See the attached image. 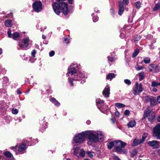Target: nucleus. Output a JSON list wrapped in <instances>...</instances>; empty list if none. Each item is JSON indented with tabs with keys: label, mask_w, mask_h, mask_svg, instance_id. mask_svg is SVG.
Masks as SVG:
<instances>
[{
	"label": "nucleus",
	"mask_w": 160,
	"mask_h": 160,
	"mask_svg": "<svg viewBox=\"0 0 160 160\" xmlns=\"http://www.w3.org/2000/svg\"><path fill=\"white\" fill-rule=\"evenodd\" d=\"M46 27L44 26V27H42L41 28V31H43L44 29H46Z\"/></svg>",
	"instance_id": "nucleus-54"
},
{
	"label": "nucleus",
	"mask_w": 160,
	"mask_h": 160,
	"mask_svg": "<svg viewBox=\"0 0 160 160\" xmlns=\"http://www.w3.org/2000/svg\"><path fill=\"white\" fill-rule=\"evenodd\" d=\"M140 38H141L140 36L138 35H136L134 36V41H138L140 39Z\"/></svg>",
	"instance_id": "nucleus-39"
},
{
	"label": "nucleus",
	"mask_w": 160,
	"mask_h": 160,
	"mask_svg": "<svg viewBox=\"0 0 160 160\" xmlns=\"http://www.w3.org/2000/svg\"><path fill=\"white\" fill-rule=\"evenodd\" d=\"M73 0H68V2H69L70 3V4H72V2H73Z\"/></svg>",
	"instance_id": "nucleus-63"
},
{
	"label": "nucleus",
	"mask_w": 160,
	"mask_h": 160,
	"mask_svg": "<svg viewBox=\"0 0 160 160\" xmlns=\"http://www.w3.org/2000/svg\"><path fill=\"white\" fill-rule=\"evenodd\" d=\"M158 85V83L155 81H153L152 82L151 86L153 87H157Z\"/></svg>",
	"instance_id": "nucleus-37"
},
{
	"label": "nucleus",
	"mask_w": 160,
	"mask_h": 160,
	"mask_svg": "<svg viewBox=\"0 0 160 160\" xmlns=\"http://www.w3.org/2000/svg\"><path fill=\"white\" fill-rule=\"evenodd\" d=\"M12 112L13 114H17L18 113V111L16 108H13L12 110Z\"/></svg>",
	"instance_id": "nucleus-33"
},
{
	"label": "nucleus",
	"mask_w": 160,
	"mask_h": 160,
	"mask_svg": "<svg viewBox=\"0 0 160 160\" xmlns=\"http://www.w3.org/2000/svg\"><path fill=\"white\" fill-rule=\"evenodd\" d=\"M143 142L141 139H135L133 142V146H136L137 145L142 143Z\"/></svg>",
	"instance_id": "nucleus-19"
},
{
	"label": "nucleus",
	"mask_w": 160,
	"mask_h": 160,
	"mask_svg": "<svg viewBox=\"0 0 160 160\" xmlns=\"http://www.w3.org/2000/svg\"><path fill=\"white\" fill-rule=\"evenodd\" d=\"M59 2V3L56 2H53L52 3L53 9L57 15H59L61 10L62 11L63 14L66 15L68 14V5L65 2L62 1L65 0H56Z\"/></svg>",
	"instance_id": "nucleus-2"
},
{
	"label": "nucleus",
	"mask_w": 160,
	"mask_h": 160,
	"mask_svg": "<svg viewBox=\"0 0 160 160\" xmlns=\"http://www.w3.org/2000/svg\"><path fill=\"white\" fill-rule=\"evenodd\" d=\"M151 110H150L149 108H147L144 112L143 116L144 118L148 117V120L150 122L154 121L155 117L154 114L151 113Z\"/></svg>",
	"instance_id": "nucleus-5"
},
{
	"label": "nucleus",
	"mask_w": 160,
	"mask_h": 160,
	"mask_svg": "<svg viewBox=\"0 0 160 160\" xmlns=\"http://www.w3.org/2000/svg\"><path fill=\"white\" fill-rule=\"evenodd\" d=\"M86 78L85 75L80 72L77 76L74 77L73 80L80 81V79H81L82 81L80 82V83H83L85 82Z\"/></svg>",
	"instance_id": "nucleus-12"
},
{
	"label": "nucleus",
	"mask_w": 160,
	"mask_h": 160,
	"mask_svg": "<svg viewBox=\"0 0 160 160\" xmlns=\"http://www.w3.org/2000/svg\"><path fill=\"white\" fill-rule=\"evenodd\" d=\"M103 102L104 101L103 100H101L99 98L97 99L96 100V105H97L98 108L100 109V110H101L102 112V108L99 107V106L98 104L102 103H103ZM102 112L104 113L102 111Z\"/></svg>",
	"instance_id": "nucleus-21"
},
{
	"label": "nucleus",
	"mask_w": 160,
	"mask_h": 160,
	"mask_svg": "<svg viewBox=\"0 0 160 160\" xmlns=\"http://www.w3.org/2000/svg\"><path fill=\"white\" fill-rule=\"evenodd\" d=\"M130 111L128 110H126L124 112V115L126 116H128L130 114Z\"/></svg>",
	"instance_id": "nucleus-43"
},
{
	"label": "nucleus",
	"mask_w": 160,
	"mask_h": 160,
	"mask_svg": "<svg viewBox=\"0 0 160 160\" xmlns=\"http://www.w3.org/2000/svg\"><path fill=\"white\" fill-rule=\"evenodd\" d=\"M150 97L147 96L145 97V101L148 102L150 100Z\"/></svg>",
	"instance_id": "nucleus-50"
},
{
	"label": "nucleus",
	"mask_w": 160,
	"mask_h": 160,
	"mask_svg": "<svg viewBox=\"0 0 160 160\" xmlns=\"http://www.w3.org/2000/svg\"><path fill=\"white\" fill-rule=\"evenodd\" d=\"M32 7L34 10L36 12H39L42 9V3L40 1H36L33 3Z\"/></svg>",
	"instance_id": "nucleus-10"
},
{
	"label": "nucleus",
	"mask_w": 160,
	"mask_h": 160,
	"mask_svg": "<svg viewBox=\"0 0 160 160\" xmlns=\"http://www.w3.org/2000/svg\"><path fill=\"white\" fill-rule=\"evenodd\" d=\"M80 67V65L77 63H72L68 69V73L71 75H73L76 72Z\"/></svg>",
	"instance_id": "nucleus-6"
},
{
	"label": "nucleus",
	"mask_w": 160,
	"mask_h": 160,
	"mask_svg": "<svg viewBox=\"0 0 160 160\" xmlns=\"http://www.w3.org/2000/svg\"><path fill=\"white\" fill-rule=\"evenodd\" d=\"M136 124V122L135 120H132L128 123V128H132Z\"/></svg>",
	"instance_id": "nucleus-22"
},
{
	"label": "nucleus",
	"mask_w": 160,
	"mask_h": 160,
	"mask_svg": "<svg viewBox=\"0 0 160 160\" xmlns=\"http://www.w3.org/2000/svg\"><path fill=\"white\" fill-rule=\"evenodd\" d=\"M72 81L73 80L72 78H70L69 79V82L70 84V86H73V84L72 83Z\"/></svg>",
	"instance_id": "nucleus-52"
},
{
	"label": "nucleus",
	"mask_w": 160,
	"mask_h": 160,
	"mask_svg": "<svg viewBox=\"0 0 160 160\" xmlns=\"http://www.w3.org/2000/svg\"><path fill=\"white\" fill-rule=\"evenodd\" d=\"M157 100L158 102L160 103V96L157 97Z\"/></svg>",
	"instance_id": "nucleus-53"
},
{
	"label": "nucleus",
	"mask_w": 160,
	"mask_h": 160,
	"mask_svg": "<svg viewBox=\"0 0 160 160\" xmlns=\"http://www.w3.org/2000/svg\"><path fill=\"white\" fill-rule=\"evenodd\" d=\"M86 123L88 125H89L91 123V121L90 120H88V121H87L86 122Z\"/></svg>",
	"instance_id": "nucleus-62"
},
{
	"label": "nucleus",
	"mask_w": 160,
	"mask_h": 160,
	"mask_svg": "<svg viewBox=\"0 0 160 160\" xmlns=\"http://www.w3.org/2000/svg\"><path fill=\"white\" fill-rule=\"evenodd\" d=\"M135 68L138 71H140L146 68L144 66L139 67L138 64H136L135 65Z\"/></svg>",
	"instance_id": "nucleus-32"
},
{
	"label": "nucleus",
	"mask_w": 160,
	"mask_h": 160,
	"mask_svg": "<svg viewBox=\"0 0 160 160\" xmlns=\"http://www.w3.org/2000/svg\"><path fill=\"white\" fill-rule=\"evenodd\" d=\"M19 37V34L18 32H16L13 33V35L12 36V38L14 40H16L17 38H18Z\"/></svg>",
	"instance_id": "nucleus-26"
},
{
	"label": "nucleus",
	"mask_w": 160,
	"mask_h": 160,
	"mask_svg": "<svg viewBox=\"0 0 160 160\" xmlns=\"http://www.w3.org/2000/svg\"><path fill=\"white\" fill-rule=\"evenodd\" d=\"M139 52V51L138 49H136L134 51V52L133 54H132V57H134L138 55Z\"/></svg>",
	"instance_id": "nucleus-34"
},
{
	"label": "nucleus",
	"mask_w": 160,
	"mask_h": 160,
	"mask_svg": "<svg viewBox=\"0 0 160 160\" xmlns=\"http://www.w3.org/2000/svg\"><path fill=\"white\" fill-rule=\"evenodd\" d=\"M115 106L118 108H122L125 106V105L122 104L120 103H116L115 104Z\"/></svg>",
	"instance_id": "nucleus-30"
},
{
	"label": "nucleus",
	"mask_w": 160,
	"mask_h": 160,
	"mask_svg": "<svg viewBox=\"0 0 160 160\" xmlns=\"http://www.w3.org/2000/svg\"><path fill=\"white\" fill-rule=\"evenodd\" d=\"M143 61L145 64H148L150 62L151 60L149 57H147L144 58Z\"/></svg>",
	"instance_id": "nucleus-29"
},
{
	"label": "nucleus",
	"mask_w": 160,
	"mask_h": 160,
	"mask_svg": "<svg viewBox=\"0 0 160 160\" xmlns=\"http://www.w3.org/2000/svg\"><path fill=\"white\" fill-rule=\"evenodd\" d=\"M8 34L9 37L12 38V35L11 31L10 29H9L8 31Z\"/></svg>",
	"instance_id": "nucleus-41"
},
{
	"label": "nucleus",
	"mask_w": 160,
	"mask_h": 160,
	"mask_svg": "<svg viewBox=\"0 0 160 160\" xmlns=\"http://www.w3.org/2000/svg\"><path fill=\"white\" fill-rule=\"evenodd\" d=\"M86 132H83L76 135L74 138L73 140L76 143H81L85 140L86 136Z\"/></svg>",
	"instance_id": "nucleus-4"
},
{
	"label": "nucleus",
	"mask_w": 160,
	"mask_h": 160,
	"mask_svg": "<svg viewBox=\"0 0 160 160\" xmlns=\"http://www.w3.org/2000/svg\"><path fill=\"white\" fill-rule=\"evenodd\" d=\"M124 82L127 85H130L131 83L130 81L128 79H125L124 80Z\"/></svg>",
	"instance_id": "nucleus-40"
},
{
	"label": "nucleus",
	"mask_w": 160,
	"mask_h": 160,
	"mask_svg": "<svg viewBox=\"0 0 160 160\" xmlns=\"http://www.w3.org/2000/svg\"><path fill=\"white\" fill-rule=\"evenodd\" d=\"M98 20V18L97 16H95L94 17H93V21L94 22H97Z\"/></svg>",
	"instance_id": "nucleus-45"
},
{
	"label": "nucleus",
	"mask_w": 160,
	"mask_h": 160,
	"mask_svg": "<svg viewBox=\"0 0 160 160\" xmlns=\"http://www.w3.org/2000/svg\"><path fill=\"white\" fill-rule=\"evenodd\" d=\"M123 1L126 3L127 5H128L129 3L128 0H123Z\"/></svg>",
	"instance_id": "nucleus-55"
},
{
	"label": "nucleus",
	"mask_w": 160,
	"mask_h": 160,
	"mask_svg": "<svg viewBox=\"0 0 160 160\" xmlns=\"http://www.w3.org/2000/svg\"><path fill=\"white\" fill-rule=\"evenodd\" d=\"M157 120L158 122H160V115L158 117Z\"/></svg>",
	"instance_id": "nucleus-59"
},
{
	"label": "nucleus",
	"mask_w": 160,
	"mask_h": 160,
	"mask_svg": "<svg viewBox=\"0 0 160 160\" xmlns=\"http://www.w3.org/2000/svg\"><path fill=\"white\" fill-rule=\"evenodd\" d=\"M86 153L90 158H92L95 155V153L92 152L88 151L86 152Z\"/></svg>",
	"instance_id": "nucleus-31"
},
{
	"label": "nucleus",
	"mask_w": 160,
	"mask_h": 160,
	"mask_svg": "<svg viewBox=\"0 0 160 160\" xmlns=\"http://www.w3.org/2000/svg\"><path fill=\"white\" fill-rule=\"evenodd\" d=\"M2 153V152L0 151V160H3L4 159L3 157L1 155Z\"/></svg>",
	"instance_id": "nucleus-48"
},
{
	"label": "nucleus",
	"mask_w": 160,
	"mask_h": 160,
	"mask_svg": "<svg viewBox=\"0 0 160 160\" xmlns=\"http://www.w3.org/2000/svg\"><path fill=\"white\" fill-rule=\"evenodd\" d=\"M70 40L68 38H64V41L67 44H68Z\"/></svg>",
	"instance_id": "nucleus-44"
},
{
	"label": "nucleus",
	"mask_w": 160,
	"mask_h": 160,
	"mask_svg": "<svg viewBox=\"0 0 160 160\" xmlns=\"http://www.w3.org/2000/svg\"><path fill=\"white\" fill-rule=\"evenodd\" d=\"M50 100L56 106H59L60 105V103L54 98H50Z\"/></svg>",
	"instance_id": "nucleus-20"
},
{
	"label": "nucleus",
	"mask_w": 160,
	"mask_h": 160,
	"mask_svg": "<svg viewBox=\"0 0 160 160\" xmlns=\"http://www.w3.org/2000/svg\"><path fill=\"white\" fill-rule=\"evenodd\" d=\"M17 92L18 94H20L21 93V91L19 89H18L17 91Z\"/></svg>",
	"instance_id": "nucleus-60"
},
{
	"label": "nucleus",
	"mask_w": 160,
	"mask_h": 160,
	"mask_svg": "<svg viewBox=\"0 0 160 160\" xmlns=\"http://www.w3.org/2000/svg\"><path fill=\"white\" fill-rule=\"evenodd\" d=\"M141 2L140 1L137 2L135 3V5L137 8L139 9L141 7Z\"/></svg>",
	"instance_id": "nucleus-35"
},
{
	"label": "nucleus",
	"mask_w": 160,
	"mask_h": 160,
	"mask_svg": "<svg viewBox=\"0 0 160 160\" xmlns=\"http://www.w3.org/2000/svg\"><path fill=\"white\" fill-rule=\"evenodd\" d=\"M115 75L113 73H110L108 74L106 77V78L108 79H112V78L115 77Z\"/></svg>",
	"instance_id": "nucleus-28"
},
{
	"label": "nucleus",
	"mask_w": 160,
	"mask_h": 160,
	"mask_svg": "<svg viewBox=\"0 0 160 160\" xmlns=\"http://www.w3.org/2000/svg\"><path fill=\"white\" fill-rule=\"evenodd\" d=\"M110 87L109 85H107L104 89L102 92V94L105 97H108L110 94Z\"/></svg>",
	"instance_id": "nucleus-14"
},
{
	"label": "nucleus",
	"mask_w": 160,
	"mask_h": 160,
	"mask_svg": "<svg viewBox=\"0 0 160 160\" xmlns=\"http://www.w3.org/2000/svg\"><path fill=\"white\" fill-rule=\"evenodd\" d=\"M26 145L24 144H23L21 145L18 148V151L21 152V153H22L24 152V151L26 149Z\"/></svg>",
	"instance_id": "nucleus-17"
},
{
	"label": "nucleus",
	"mask_w": 160,
	"mask_h": 160,
	"mask_svg": "<svg viewBox=\"0 0 160 160\" xmlns=\"http://www.w3.org/2000/svg\"><path fill=\"white\" fill-rule=\"evenodd\" d=\"M137 154V152L136 150H133L131 153V155L132 157H134Z\"/></svg>",
	"instance_id": "nucleus-42"
},
{
	"label": "nucleus",
	"mask_w": 160,
	"mask_h": 160,
	"mask_svg": "<svg viewBox=\"0 0 160 160\" xmlns=\"http://www.w3.org/2000/svg\"><path fill=\"white\" fill-rule=\"evenodd\" d=\"M86 132V136L89 141L88 142V145H91L92 143H96L100 141H102L104 136L101 131L89 130Z\"/></svg>",
	"instance_id": "nucleus-1"
},
{
	"label": "nucleus",
	"mask_w": 160,
	"mask_h": 160,
	"mask_svg": "<svg viewBox=\"0 0 160 160\" xmlns=\"http://www.w3.org/2000/svg\"><path fill=\"white\" fill-rule=\"evenodd\" d=\"M55 54V52L54 51H51L49 53V55L50 57H52Z\"/></svg>",
	"instance_id": "nucleus-47"
},
{
	"label": "nucleus",
	"mask_w": 160,
	"mask_h": 160,
	"mask_svg": "<svg viewBox=\"0 0 160 160\" xmlns=\"http://www.w3.org/2000/svg\"><path fill=\"white\" fill-rule=\"evenodd\" d=\"M154 136L160 139V123L156 126L153 128Z\"/></svg>",
	"instance_id": "nucleus-11"
},
{
	"label": "nucleus",
	"mask_w": 160,
	"mask_h": 160,
	"mask_svg": "<svg viewBox=\"0 0 160 160\" xmlns=\"http://www.w3.org/2000/svg\"><path fill=\"white\" fill-rule=\"evenodd\" d=\"M116 142V141H115L108 142V148L109 149H111L114 146L115 147L116 144V143H115V142Z\"/></svg>",
	"instance_id": "nucleus-24"
},
{
	"label": "nucleus",
	"mask_w": 160,
	"mask_h": 160,
	"mask_svg": "<svg viewBox=\"0 0 160 160\" xmlns=\"http://www.w3.org/2000/svg\"><path fill=\"white\" fill-rule=\"evenodd\" d=\"M12 24V23L10 20H8L5 21V26L8 27H11Z\"/></svg>",
	"instance_id": "nucleus-23"
},
{
	"label": "nucleus",
	"mask_w": 160,
	"mask_h": 160,
	"mask_svg": "<svg viewBox=\"0 0 160 160\" xmlns=\"http://www.w3.org/2000/svg\"><path fill=\"white\" fill-rule=\"evenodd\" d=\"M115 114L116 117H119V112L118 111H116L115 112Z\"/></svg>",
	"instance_id": "nucleus-51"
},
{
	"label": "nucleus",
	"mask_w": 160,
	"mask_h": 160,
	"mask_svg": "<svg viewBox=\"0 0 160 160\" xmlns=\"http://www.w3.org/2000/svg\"><path fill=\"white\" fill-rule=\"evenodd\" d=\"M17 148V146H15V147H11L10 148L11 149L14 150V149H16Z\"/></svg>",
	"instance_id": "nucleus-58"
},
{
	"label": "nucleus",
	"mask_w": 160,
	"mask_h": 160,
	"mask_svg": "<svg viewBox=\"0 0 160 160\" xmlns=\"http://www.w3.org/2000/svg\"><path fill=\"white\" fill-rule=\"evenodd\" d=\"M149 102L151 105L154 106L156 104V98L154 97L150 96Z\"/></svg>",
	"instance_id": "nucleus-18"
},
{
	"label": "nucleus",
	"mask_w": 160,
	"mask_h": 160,
	"mask_svg": "<svg viewBox=\"0 0 160 160\" xmlns=\"http://www.w3.org/2000/svg\"><path fill=\"white\" fill-rule=\"evenodd\" d=\"M147 133H145L143 134L142 137V139L141 140L143 142L144 141L145 138L147 137Z\"/></svg>",
	"instance_id": "nucleus-36"
},
{
	"label": "nucleus",
	"mask_w": 160,
	"mask_h": 160,
	"mask_svg": "<svg viewBox=\"0 0 160 160\" xmlns=\"http://www.w3.org/2000/svg\"><path fill=\"white\" fill-rule=\"evenodd\" d=\"M74 154L78 157H84L85 156V152L83 149L81 150L79 152V148L77 146H74L73 148Z\"/></svg>",
	"instance_id": "nucleus-8"
},
{
	"label": "nucleus",
	"mask_w": 160,
	"mask_h": 160,
	"mask_svg": "<svg viewBox=\"0 0 160 160\" xmlns=\"http://www.w3.org/2000/svg\"><path fill=\"white\" fill-rule=\"evenodd\" d=\"M5 156L8 158V160H13V157L11 153L8 151H7L4 152Z\"/></svg>",
	"instance_id": "nucleus-16"
},
{
	"label": "nucleus",
	"mask_w": 160,
	"mask_h": 160,
	"mask_svg": "<svg viewBox=\"0 0 160 160\" xmlns=\"http://www.w3.org/2000/svg\"><path fill=\"white\" fill-rule=\"evenodd\" d=\"M115 150L118 153H126L128 151L126 150H123V148L126 145V144L121 141H116L115 142Z\"/></svg>",
	"instance_id": "nucleus-3"
},
{
	"label": "nucleus",
	"mask_w": 160,
	"mask_h": 160,
	"mask_svg": "<svg viewBox=\"0 0 160 160\" xmlns=\"http://www.w3.org/2000/svg\"><path fill=\"white\" fill-rule=\"evenodd\" d=\"M111 13H112V14L113 15L114 14V11L113 9H111Z\"/></svg>",
	"instance_id": "nucleus-57"
},
{
	"label": "nucleus",
	"mask_w": 160,
	"mask_h": 160,
	"mask_svg": "<svg viewBox=\"0 0 160 160\" xmlns=\"http://www.w3.org/2000/svg\"><path fill=\"white\" fill-rule=\"evenodd\" d=\"M152 90L153 92H156L157 91V89L156 88H153L152 89Z\"/></svg>",
	"instance_id": "nucleus-61"
},
{
	"label": "nucleus",
	"mask_w": 160,
	"mask_h": 160,
	"mask_svg": "<svg viewBox=\"0 0 160 160\" xmlns=\"http://www.w3.org/2000/svg\"><path fill=\"white\" fill-rule=\"evenodd\" d=\"M111 120L113 123H114L115 121V119L114 118H112L111 119Z\"/></svg>",
	"instance_id": "nucleus-56"
},
{
	"label": "nucleus",
	"mask_w": 160,
	"mask_h": 160,
	"mask_svg": "<svg viewBox=\"0 0 160 160\" xmlns=\"http://www.w3.org/2000/svg\"><path fill=\"white\" fill-rule=\"evenodd\" d=\"M160 9V2H158L155 4L154 7L153 8V11L156 12Z\"/></svg>",
	"instance_id": "nucleus-27"
},
{
	"label": "nucleus",
	"mask_w": 160,
	"mask_h": 160,
	"mask_svg": "<svg viewBox=\"0 0 160 160\" xmlns=\"http://www.w3.org/2000/svg\"><path fill=\"white\" fill-rule=\"evenodd\" d=\"M154 65L153 64H151L149 65V71L151 72L152 71V69L154 68Z\"/></svg>",
	"instance_id": "nucleus-38"
},
{
	"label": "nucleus",
	"mask_w": 160,
	"mask_h": 160,
	"mask_svg": "<svg viewBox=\"0 0 160 160\" xmlns=\"http://www.w3.org/2000/svg\"><path fill=\"white\" fill-rule=\"evenodd\" d=\"M148 144L153 148H158L159 143L158 142L153 140L152 141H149L148 142Z\"/></svg>",
	"instance_id": "nucleus-13"
},
{
	"label": "nucleus",
	"mask_w": 160,
	"mask_h": 160,
	"mask_svg": "<svg viewBox=\"0 0 160 160\" xmlns=\"http://www.w3.org/2000/svg\"><path fill=\"white\" fill-rule=\"evenodd\" d=\"M139 80L140 81L143 80L145 77V73L144 72H141L138 74Z\"/></svg>",
	"instance_id": "nucleus-25"
},
{
	"label": "nucleus",
	"mask_w": 160,
	"mask_h": 160,
	"mask_svg": "<svg viewBox=\"0 0 160 160\" xmlns=\"http://www.w3.org/2000/svg\"><path fill=\"white\" fill-rule=\"evenodd\" d=\"M157 152H158V155L160 156V149L158 150L157 151Z\"/></svg>",
	"instance_id": "nucleus-64"
},
{
	"label": "nucleus",
	"mask_w": 160,
	"mask_h": 160,
	"mask_svg": "<svg viewBox=\"0 0 160 160\" xmlns=\"http://www.w3.org/2000/svg\"><path fill=\"white\" fill-rule=\"evenodd\" d=\"M36 51L35 50H33L31 54L33 58L35 57V54L36 53Z\"/></svg>",
	"instance_id": "nucleus-46"
},
{
	"label": "nucleus",
	"mask_w": 160,
	"mask_h": 160,
	"mask_svg": "<svg viewBox=\"0 0 160 160\" xmlns=\"http://www.w3.org/2000/svg\"><path fill=\"white\" fill-rule=\"evenodd\" d=\"M30 40L28 38H24L19 42V47L22 49H25L28 45V42Z\"/></svg>",
	"instance_id": "nucleus-9"
},
{
	"label": "nucleus",
	"mask_w": 160,
	"mask_h": 160,
	"mask_svg": "<svg viewBox=\"0 0 160 160\" xmlns=\"http://www.w3.org/2000/svg\"><path fill=\"white\" fill-rule=\"evenodd\" d=\"M119 9L118 10V14L121 15L124 11V6L123 3L121 1L119 2Z\"/></svg>",
	"instance_id": "nucleus-15"
},
{
	"label": "nucleus",
	"mask_w": 160,
	"mask_h": 160,
	"mask_svg": "<svg viewBox=\"0 0 160 160\" xmlns=\"http://www.w3.org/2000/svg\"><path fill=\"white\" fill-rule=\"evenodd\" d=\"M108 60L110 62H112L114 60V58L112 57H108Z\"/></svg>",
	"instance_id": "nucleus-49"
},
{
	"label": "nucleus",
	"mask_w": 160,
	"mask_h": 160,
	"mask_svg": "<svg viewBox=\"0 0 160 160\" xmlns=\"http://www.w3.org/2000/svg\"><path fill=\"white\" fill-rule=\"evenodd\" d=\"M143 90L142 84L141 83H139L137 82L133 89L132 92L133 94L135 95H138L139 93L142 92Z\"/></svg>",
	"instance_id": "nucleus-7"
}]
</instances>
